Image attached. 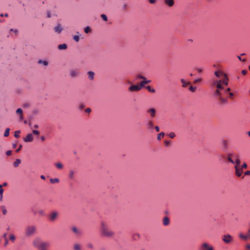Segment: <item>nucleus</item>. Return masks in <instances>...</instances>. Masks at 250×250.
Listing matches in <instances>:
<instances>
[{
    "instance_id": "1",
    "label": "nucleus",
    "mask_w": 250,
    "mask_h": 250,
    "mask_svg": "<svg viewBox=\"0 0 250 250\" xmlns=\"http://www.w3.org/2000/svg\"><path fill=\"white\" fill-rule=\"evenodd\" d=\"M214 75L218 79L212 80V86L216 87L213 95L218 100L220 104H226L228 103V100L227 98L223 96V85H228L229 78L227 75L221 70L216 71Z\"/></svg>"
},
{
    "instance_id": "2",
    "label": "nucleus",
    "mask_w": 250,
    "mask_h": 250,
    "mask_svg": "<svg viewBox=\"0 0 250 250\" xmlns=\"http://www.w3.org/2000/svg\"><path fill=\"white\" fill-rule=\"evenodd\" d=\"M100 232L101 235L103 237L112 238L115 236L114 232L112 230L108 227L107 224L104 221L101 222Z\"/></svg>"
},
{
    "instance_id": "3",
    "label": "nucleus",
    "mask_w": 250,
    "mask_h": 250,
    "mask_svg": "<svg viewBox=\"0 0 250 250\" xmlns=\"http://www.w3.org/2000/svg\"><path fill=\"white\" fill-rule=\"evenodd\" d=\"M33 245L39 250H47L49 247V243L43 241L40 238H36L33 241Z\"/></svg>"
},
{
    "instance_id": "4",
    "label": "nucleus",
    "mask_w": 250,
    "mask_h": 250,
    "mask_svg": "<svg viewBox=\"0 0 250 250\" xmlns=\"http://www.w3.org/2000/svg\"><path fill=\"white\" fill-rule=\"evenodd\" d=\"M36 230V228L34 226H28L25 229V234L26 236L29 237L34 235Z\"/></svg>"
},
{
    "instance_id": "5",
    "label": "nucleus",
    "mask_w": 250,
    "mask_h": 250,
    "mask_svg": "<svg viewBox=\"0 0 250 250\" xmlns=\"http://www.w3.org/2000/svg\"><path fill=\"white\" fill-rule=\"evenodd\" d=\"M200 250H215L214 247L208 242H203L200 247Z\"/></svg>"
},
{
    "instance_id": "6",
    "label": "nucleus",
    "mask_w": 250,
    "mask_h": 250,
    "mask_svg": "<svg viewBox=\"0 0 250 250\" xmlns=\"http://www.w3.org/2000/svg\"><path fill=\"white\" fill-rule=\"evenodd\" d=\"M69 75L72 78L78 77L80 75V70L78 69H71L69 71Z\"/></svg>"
},
{
    "instance_id": "7",
    "label": "nucleus",
    "mask_w": 250,
    "mask_h": 250,
    "mask_svg": "<svg viewBox=\"0 0 250 250\" xmlns=\"http://www.w3.org/2000/svg\"><path fill=\"white\" fill-rule=\"evenodd\" d=\"M58 216L59 213L57 211H54L49 214L48 219L51 222H54L58 218Z\"/></svg>"
},
{
    "instance_id": "8",
    "label": "nucleus",
    "mask_w": 250,
    "mask_h": 250,
    "mask_svg": "<svg viewBox=\"0 0 250 250\" xmlns=\"http://www.w3.org/2000/svg\"><path fill=\"white\" fill-rule=\"evenodd\" d=\"M222 240L226 244H229L232 242L233 238L230 234H227L223 236Z\"/></svg>"
},
{
    "instance_id": "9",
    "label": "nucleus",
    "mask_w": 250,
    "mask_h": 250,
    "mask_svg": "<svg viewBox=\"0 0 250 250\" xmlns=\"http://www.w3.org/2000/svg\"><path fill=\"white\" fill-rule=\"evenodd\" d=\"M142 89L141 86L140 85L133 84L128 87V90L130 92H137L141 90Z\"/></svg>"
},
{
    "instance_id": "10",
    "label": "nucleus",
    "mask_w": 250,
    "mask_h": 250,
    "mask_svg": "<svg viewBox=\"0 0 250 250\" xmlns=\"http://www.w3.org/2000/svg\"><path fill=\"white\" fill-rule=\"evenodd\" d=\"M34 139L33 135L32 133H28L26 136L23 138V141L25 143L31 142Z\"/></svg>"
},
{
    "instance_id": "11",
    "label": "nucleus",
    "mask_w": 250,
    "mask_h": 250,
    "mask_svg": "<svg viewBox=\"0 0 250 250\" xmlns=\"http://www.w3.org/2000/svg\"><path fill=\"white\" fill-rule=\"evenodd\" d=\"M71 230L73 233H74L77 236H79L81 235L82 234V231H81V230L76 227H72L71 228Z\"/></svg>"
},
{
    "instance_id": "12",
    "label": "nucleus",
    "mask_w": 250,
    "mask_h": 250,
    "mask_svg": "<svg viewBox=\"0 0 250 250\" xmlns=\"http://www.w3.org/2000/svg\"><path fill=\"white\" fill-rule=\"evenodd\" d=\"M235 169V174L237 177H240L243 173V170L240 169L237 166L234 167Z\"/></svg>"
},
{
    "instance_id": "13",
    "label": "nucleus",
    "mask_w": 250,
    "mask_h": 250,
    "mask_svg": "<svg viewBox=\"0 0 250 250\" xmlns=\"http://www.w3.org/2000/svg\"><path fill=\"white\" fill-rule=\"evenodd\" d=\"M147 112L149 113L152 118H154L156 115V110L154 108H151L147 110Z\"/></svg>"
},
{
    "instance_id": "14",
    "label": "nucleus",
    "mask_w": 250,
    "mask_h": 250,
    "mask_svg": "<svg viewBox=\"0 0 250 250\" xmlns=\"http://www.w3.org/2000/svg\"><path fill=\"white\" fill-rule=\"evenodd\" d=\"M54 29L56 33L60 34L62 31V28L60 24H58L57 26H56L54 27Z\"/></svg>"
},
{
    "instance_id": "15",
    "label": "nucleus",
    "mask_w": 250,
    "mask_h": 250,
    "mask_svg": "<svg viewBox=\"0 0 250 250\" xmlns=\"http://www.w3.org/2000/svg\"><path fill=\"white\" fill-rule=\"evenodd\" d=\"M23 111L21 108H18L16 110V113L19 115V119L20 121H22L23 119Z\"/></svg>"
},
{
    "instance_id": "16",
    "label": "nucleus",
    "mask_w": 250,
    "mask_h": 250,
    "mask_svg": "<svg viewBox=\"0 0 250 250\" xmlns=\"http://www.w3.org/2000/svg\"><path fill=\"white\" fill-rule=\"evenodd\" d=\"M181 82L182 84V86L184 88L190 84V83L189 82H187L184 79H181Z\"/></svg>"
},
{
    "instance_id": "17",
    "label": "nucleus",
    "mask_w": 250,
    "mask_h": 250,
    "mask_svg": "<svg viewBox=\"0 0 250 250\" xmlns=\"http://www.w3.org/2000/svg\"><path fill=\"white\" fill-rule=\"evenodd\" d=\"M239 237H240V238H241V239H242L243 240H247L248 239H249L250 240V237L247 234L245 235V234H243L242 233H240L239 234Z\"/></svg>"
},
{
    "instance_id": "18",
    "label": "nucleus",
    "mask_w": 250,
    "mask_h": 250,
    "mask_svg": "<svg viewBox=\"0 0 250 250\" xmlns=\"http://www.w3.org/2000/svg\"><path fill=\"white\" fill-rule=\"evenodd\" d=\"M87 75L88 79L90 81H92L94 78L95 73L93 71H89L87 72Z\"/></svg>"
},
{
    "instance_id": "19",
    "label": "nucleus",
    "mask_w": 250,
    "mask_h": 250,
    "mask_svg": "<svg viewBox=\"0 0 250 250\" xmlns=\"http://www.w3.org/2000/svg\"><path fill=\"white\" fill-rule=\"evenodd\" d=\"M165 3L169 7H171L174 5V0H165Z\"/></svg>"
},
{
    "instance_id": "20",
    "label": "nucleus",
    "mask_w": 250,
    "mask_h": 250,
    "mask_svg": "<svg viewBox=\"0 0 250 250\" xmlns=\"http://www.w3.org/2000/svg\"><path fill=\"white\" fill-rule=\"evenodd\" d=\"M146 126L148 129L150 130L152 129L154 127V125L153 122L152 121H148Z\"/></svg>"
},
{
    "instance_id": "21",
    "label": "nucleus",
    "mask_w": 250,
    "mask_h": 250,
    "mask_svg": "<svg viewBox=\"0 0 250 250\" xmlns=\"http://www.w3.org/2000/svg\"><path fill=\"white\" fill-rule=\"evenodd\" d=\"M163 225L165 226H168L169 224V218L166 216L164 218L163 220Z\"/></svg>"
},
{
    "instance_id": "22",
    "label": "nucleus",
    "mask_w": 250,
    "mask_h": 250,
    "mask_svg": "<svg viewBox=\"0 0 250 250\" xmlns=\"http://www.w3.org/2000/svg\"><path fill=\"white\" fill-rule=\"evenodd\" d=\"M67 46L65 43L61 44L59 45L58 46V48L59 50H65L67 48Z\"/></svg>"
},
{
    "instance_id": "23",
    "label": "nucleus",
    "mask_w": 250,
    "mask_h": 250,
    "mask_svg": "<svg viewBox=\"0 0 250 250\" xmlns=\"http://www.w3.org/2000/svg\"><path fill=\"white\" fill-rule=\"evenodd\" d=\"M151 82V81L150 80H147L146 79L144 80V81H141L140 83V85L141 86V87H143L144 86V85L146 84H147V83H149Z\"/></svg>"
},
{
    "instance_id": "24",
    "label": "nucleus",
    "mask_w": 250,
    "mask_h": 250,
    "mask_svg": "<svg viewBox=\"0 0 250 250\" xmlns=\"http://www.w3.org/2000/svg\"><path fill=\"white\" fill-rule=\"evenodd\" d=\"M73 248L74 250H81V246L78 243H75L73 246Z\"/></svg>"
},
{
    "instance_id": "25",
    "label": "nucleus",
    "mask_w": 250,
    "mask_h": 250,
    "mask_svg": "<svg viewBox=\"0 0 250 250\" xmlns=\"http://www.w3.org/2000/svg\"><path fill=\"white\" fill-rule=\"evenodd\" d=\"M55 166L57 168L60 169H62L63 167V165L61 163H56L55 164Z\"/></svg>"
},
{
    "instance_id": "26",
    "label": "nucleus",
    "mask_w": 250,
    "mask_h": 250,
    "mask_svg": "<svg viewBox=\"0 0 250 250\" xmlns=\"http://www.w3.org/2000/svg\"><path fill=\"white\" fill-rule=\"evenodd\" d=\"M50 182L51 184H56L59 182V179L58 178H51Z\"/></svg>"
},
{
    "instance_id": "27",
    "label": "nucleus",
    "mask_w": 250,
    "mask_h": 250,
    "mask_svg": "<svg viewBox=\"0 0 250 250\" xmlns=\"http://www.w3.org/2000/svg\"><path fill=\"white\" fill-rule=\"evenodd\" d=\"M21 160L19 159H17L16 160V161L14 163V166L15 167H17L19 166V165L21 164Z\"/></svg>"
},
{
    "instance_id": "28",
    "label": "nucleus",
    "mask_w": 250,
    "mask_h": 250,
    "mask_svg": "<svg viewBox=\"0 0 250 250\" xmlns=\"http://www.w3.org/2000/svg\"><path fill=\"white\" fill-rule=\"evenodd\" d=\"M231 156H233V154L232 153H229L228 154V161L232 163V164H234V161L231 158Z\"/></svg>"
},
{
    "instance_id": "29",
    "label": "nucleus",
    "mask_w": 250,
    "mask_h": 250,
    "mask_svg": "<svg viewBox=\"0 0 250 250\" xmlns=\"http://www.w3.org/2000/svg\"><path fill=\"white\" fill-rule=\"evenodd\" d=\"M146 89H147V90L149 92H151L152 93H154L155 92V90L154 88H152L149 85H148V86H146Z\"/></svg>"
},
{
    "instance_id": "30",
    "label": "nucleus",
    "mask_w": 250,
    "mask_h": 250,
    "mask_svg": "<svg viewBox=\"0 0 250 250\" xmlns=\"http://www.w3.org/2000/svg\"><path fill=\"white\" fill-rule=\"evenodd\" d=\"M38 63H40V64H42L44 66H47L48 64V62L47 61H42V60H41L38 61Z\"/></svg>"
},
{
    "instance_id": "31",
    "label": "nucleus",
    "mask_w": 250,
    "mask_h": 250,
    "mask_svg": "<svg viewBox=\"0 0 250 250\" xmlns=\"http://www.w3.org/2000/svg\"><path fill=\"white\" fill-rule=\"evenodd\" d=\"M9 132H10V128H7L5 130V132L4 133V136L8 137L9 135Z\"/></svg>"
},
{
    "instance_id": "32",
    "label": "nucleus",
    "mask_w": 250,
    "mask_h": 250,
    "mask_svg": "<svg viewBox=\"0 0 250 250\" xmlns=\"http://www.w3.org/2000/svg\"><path fill=\"white\" fill-rule=\"evenodd\" d=\"M74 172L73 170H70L69 172V177L70 179H72L74 178Z\"/></svg>"
},
{
    "instance_id": "33",
    "label": "nucleus",
    "mask_w": 250,
    "mask_h": 250,
    "mask_svg": "<svg viewBox=\"0 0 250 250\" xmlns=\"http://www.w3.org/2000/svg\"><path fill=\"white\" fill-rule=\"evenodd\" d=\"M165 134L164 133V132H161L160 133H159L158 135V136H157V139L158 140H160L161 139V138L162 137H164V136H165Z\"/></svg>"
},
{
    "instance_id": "34",
    "label": "nucleus",
    "mask_w": 250,
    "mask_h": 250,
    "mask_svg": "<svg viewBox=\"0 0 250 250\" xmlns=\"http://www.w3.org/2000/svg\"><path fill=\"white\" fill-rule=\"evenodd\" d=\"M87 248L91 250H93L94 249L93 245L91 243H89L87 244Z\"/></svg>"
},
{
    "instance_id": "35",
    "label": "nucleus",
    "mask_w": 250,
    "mask_h": 250,
    "mask_svg": "<svg viewBox=\"0 0 250 250\" xmlns=\"http://www.w3.org/2000/svg\"><path fill=\"white\" fill-rule=\"evenodd\" d=\"M20 133H21L20 130L16 131L15 132V134H14L15 137H16V138H19L20 137V136L19 135Z\"/></svg>"
},
{
    "instance_id": "36",
    "label": "nucleus",
    "mask_w": 250,
    "mask_h": 250,
    "mask_svg": "<svg viewBox=\"0 0 250 250\" xmlns=\"http://www.w3.org/2000/svg\"><path fill=\"white\" fill-rule=\"evenodd\" d=\"M196 87H194L193 86L190 85L189 87V90L190 91L192 92H194L196 91Z\"/></svg>"
},
{
    "instance_id": "37",
    "label": "nucleus",
    "mask_w": 250,
    "mask_h": 250,
    "mask_svg": "<svg viewBox=\"0 0 250 250\" xmlns=\"http://www.w3.org/2000/svg\"><path fill=\"white\" fill-rule=\"evenodd\" d=\"M3 192V189L2 188V186L0 185V199L2 198V194Z\"/></svg>"
},
{
    "instance_id": "38",
    "label": "nucleus",
    "mask_w": 250,
    "mask_h": 250,
    "mask_svg": "<svg viewBox=\"0 0 250 250\" xmlns=\"http://www.w3.org/2000/svg\"><path fill=\"white\" fill-rule=\"evenodd\" d=\"M167 135L171 139H173L175 137V134L174 132H170Z\"/></svg>"
},
{
    "instance_id": "39",
    "label": "nucleus",
    "mask_w": 250,
    "mask_h": 250,
    "mask_svg": "<svg viewBox=\"0 0 250 250\" xmlns=\"http://www.w3.org/2000/svg\"><path fill=\"white\" fill-rule=\"evenodd\" d=\"M101 18L104 21H107V18L105 14H102L101 15Z\"/></svg>"
},
{
    "instance_id": "40",
    "label": "nucleus",
    "mask_w": 250,
    "mask_h": 250,
    "mask_svg": "<svg viewBox=\"0 0 250 250\" xmlns=\"http://www.w3.org/2000/svg\"><path fill=\"white\" fill-rule=\"evenodd\" d=\"M73 39L77 42H78L80 40V38L78 35H75L73 36Z\"/></svg>"
},
{
    "instance_id": "41",
    "label": "nucleus",
    "mask_w": 250,
    "mask_h": 250,
    "mask_svg": "<svg viewBox=\"0 0 250 250\" xmlns=\"http://www.w3.org/2000/svg\"><path fill=\"white\" fill-rule=\"evenodd\" d=\"M230 90V88H227L226 89H224L223 90V96H224V95L225 94H227L228 92H229V91Z\"/></svg>"
},
{
    "instance_id": "42",
    "label": "nucleus",
    "mask_w": 250,
    "mask_h": 250,
    "mask_svg": "<svg viewBox=\"0 0 250 250\" xmlns=\"http://www.w3.org/2000/svg\"><path fill=\"white\" fill-rule=\"evenodd\" d=\"M32 133L35 135L38 136L40 134V132L37 130H33Z\"/></svg>"
},
{
    "instance_id": "43",
    "label": "nucleus",
    "mask_w": 250,
    "mask_h": 250,
    "mask_svg": "<svg viewBox=\"0 0 250 250\" xmlns=\"http://www.w3.org/2000/svg\"><path fill=\"white\" fill-rule=\"evenodd\" d=\"M84 32L85 33H88L90 32V28L89 27L87 26L84 28Z\"/></svg>"
},
{
    "instance_id": "44",
    "label": "nucleus",
    "mask_w": 250,
    "mask_h": 250,
    "mask_svg": "<svg viewBox=\"0 0 250 250\" xmlns=\"http://www.w3.org/2000/svg\"><path fill=\"white\" fill-rule=\"evenodd\" d=\"M10 240L14 242L15 240V236L13 234H10Z\"/></svg>"
},
{
    "instance_id": "45",
    "label": "nucleus",
    "mask_w": 250,
    "mask_h": 250,
    "mask_svg": "<svg viewBox=\"0 0 250 250\" xmlns=\"http://www.w3.org/2000/svg\"><path fill=\"white\" fill-rule=\"evenodd\" d=\"M235 163H236V165L235 166H237L238 167V166L240 165V159L239 158H237L235 160Z\"/></svg>"
},
{
    "instance_id": "46",
    "label": "nucleus",
    "mask_w": 250,
    "mask_h": 250,
    "mask_svg": "<svg viewBox=\"0 0 250 250\" xmlns=\"http://www.w3.org/2000/svg\"><path fill=\"white\" fill-rule=\"evenodd\" d=\"M202 81V79L201 78H199L197 79H196L194 81V83H198Z\"/></svg>"
},
{
    "instance_id": "47",
    "label": "nucleus",
    "mask_w": 250,
    "mask_h": 250,
    "mask_svg": "<svg viewBox=\"0 0 250 250\" xmlns=\"http://www.w3.org/2000/svg\"><path fill=\"white\" fill-rule=\"evenodd\" d=\"M229 98L232 99L233 97V93L232 92H229Z\"/></svg>"
},
{
    "instance_id": "48",
    "label": "nucleus",
    "mask_w": 250,
    "mask_h": 250,
    "mask_svg": "<svg viewBox=\"0 0 250 250\" xmlns=\"http://www.w3.org/2000/svg\"><path fill=\"white\" fill-rule=\"evenodd\" d=\"M165 146H168L169 145H170V142L169 141H166L165 142Z\"/></svg>"
},
{
    "instance_id": "49",
    "label": "nucleus",
    "mask_w": 250,
    "mask_h": 250,
    "mask_svg": "<svg viewBox=\"0 0 250 250\" xmlns=\"http://www.w3.org/2000/svg\"><path fill=\"white\" fill-rule=\"evenodd\" d=\"M12 151L11 150H8L6 152V154L7 156H10L12 154Z\"/></svg>"
},
{
    "instance_id": "50",
    "label": "nucleus",
    "mask_w": 250,
    "mask_h": 250,
    "mask_svg": "<svg viewBox=\"0 0 250 250\" xmlns=\"http://www.w3.org/2000/svg\"><path fill=\"white\" fill-rule=\"evenodd\" d=\"M137 78L138 79H144V76L141 75H138L137 76Z\"/></svg>"
},
{
    "instance_id": "51",
    "label": "nucleus",
    "mask_w": 250,
    "mask_h": 250,
    "mask_svg": "<svg viewBox=\"0 0 250 250\" xmlns=\"http://www.w3.org/2000/svg\"><path fill=\"white\" fill-rule=\"evenodd\" d=\"M85 112L86 113H89L91 112V109L90 108H87L85 110Z\"/></svg>"
},
{
    "instance_id": "52",
    "label": "nucleus",
    "mask_w": 250,
    "mask_h": 250,
    "mask_svg": "<svg viewBox=\"0 0 250 250\" xmlns=\"http://www.w3.org/2000/svg\"><path fill=\"white\" fill-rule=\"evenodd\" d=\"M2 213L3 214H6L7 213V210L4 207L2 208Z\"/></svg>"
},
{
    "instance_id": "53",
    "label": "nucleus",
    "mask_w": 250,
    "mask_h": 250,
    "mask_svg": "<svg viewBox=\"0 0 250 250\" xmlns=\"http://www.w3.org/2000/svg\"><path fill=\"white\" fill-rule=\"evenodd\" d=\"M247 168V165L246 163H244L241 167V168Z\"/></svg>"
},
{
    "instance_id": "54",
    "label": "nucleus",
    "mask_w": 250,
    "mask_h": 250,
    "mask_svg": "<svg viewBox=\"0 0 250 250\" xmlns=\"http://www.w3.org/2000/svg\"><path fill=\"white\" fill-rule=\"evenodd\" d=\"M21 147H22V145H20L19 146V147H18V148L16 150V152H19L21 150Z\"/></svg>"
},
{
    "instance_id": "55",
    "label": "nucleus",
    "mask_w": 250,
    "mask_h": 250,
    "mask_svg": "<svg viewBox=\"0 0 250 250\" xmlns=\"http://www.w3.org/2000/svg\"><path fill=\"white\" fill-rule=\"evenodd\" d=\"M247 73V71L246 70H243L242 71V74L244 75H246Z\"/></svg>"
},
{
    "instance_id": "56",
    "label": "nucleus",
    "mask_w": 250,
    "mask_h": 250,
    "mask_svg": "<svg viewBox=\"0 0 250 250\" xmlns=\"http://www.w3.org/2000/svg\"><path fill=\"white\" fill-rule=\"evenodd\" d=\"M84 104H81L79 105V108L80 110H82L84 108Z\"/></svg>"
},
{
    "instance_id": "57",
    "label": "nucleus",
    "mask_w": 250,
    "mask_h": 250,
    "mask_svg": "<svg viewBox=\"0 0 250 250\" xmlns=\"http://www.w3.org/2000/svg\"><path fill=\"white\" fill-rule=\"evenodd\" d=\"M10 31H13L15 33H18V30L17 29H11Z\"/></svg>"
},
{
    "instance_id": "58",
    "label": "nucleus",
    "mask_w": 250,
    "mask_h": 250,
    "mask_svg": "<svg viewBox=\"0 0 250 250\" xmlns=\"http://www.w3.org/2000/svg\"><path fill=\"white\" fill-rule=\"evenodd\" d=\"M150 3L151 4H154L155 3L156 0H148Z\"/></svg>"
},
{
    "instance_id": "59",
    "label": "nucleus",
    "mask_w": 250,
    "mask_h": 250,
    "mask_svg": "<svg viewBox=\"0 0 250 250\" xmlns=\"http://www.w3.org/2000/svg\"><path fill=\"white\" fill-rule=\"evenodd\" d=\"M38 213L41 215H43L44 214V211L42 210H39L38 211Z\"/></svg>"
},
{
    "instance_id": "60",
    "label": "nucleus",
    "mask_w": 250,
    "mask_h": 250,
    "mask_svg": "<svg viewBox=\"0 0 250 250\" xmlns=\"http://www.w3.org/2000/svg\"><path fill=\"white\" fill-rule=\"evenodd\" d=\"M245 175H250V170H248V171H246L245 172Z\"/></svg>"
},
{
    "instance_id": "61",
    "label": "nucleus",
    "mask_w": 250,
    "mask_h": 250,
    "mask_svg": "<svg viewBox=\"0 0 250 250\" xmlns=\"http://www.w3.org/2000/svg\"><path fill=\"white\" fill-rule=\"evenodd\" d=\"M249 225H250V228L248 229V231H247V234L250 236V223Z\"/></svg>"
},
{
    "instance_id": "62",
    "label": "nucleus",
    "mask_w": 250,
    "mask_h": 250,
    "mask_svg": "<svg viewBox=\"0 0 250 250\" xmlns=\"http://www.w3.org/2000/svg\"><path fill=\"white\" fill-rule=\"evenodd\" d=\"M232 157H233L234 158H235L236 159L237 158H239V157L238 155H237V154H233V156Z\"/></svg>"
},
{
    "instance_id": "63",
    "label": "nucleus",
    "mask_w": 250,
    "mask_h": 250,
    "mask_svg": "<svg viewBox=\"0 0 250 250\" xmlns=\"http://www.w3.org/2000/svg\"><path fill=\"white\" fill-rule=\"evenodd\" d=\"M155 129H156L157 132H159L160 131V128H159V127L158 126H156L155 127Z\"/></svg>"
},
{
    "instance_id": "64",
    "label": "nucleus",
    "mask_w": 250,
    "mask_h": 250,
    "mask_svg": "<svg viewBox=\"0 0 250 250\" xmlns=\"http://www.w3.org/2000/svg\"><path fill=\"white\" fill-rule=\"evenodd\" d=\"M41 140H42V141L43 142L45 140V138L43 136H42L41 137Z\"/></svg>"
}]
</instances>
